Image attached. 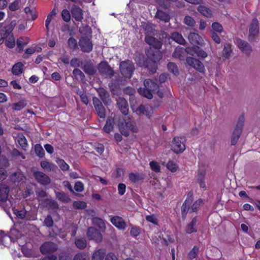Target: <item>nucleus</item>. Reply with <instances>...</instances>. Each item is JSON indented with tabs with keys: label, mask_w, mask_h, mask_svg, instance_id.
<instances>
[{
	"label": "nucleus",
	"mask_w": 260,
	"mask_h": 260,
	"mask_svg": "<svg viewBox=\"0 0 260 260\" xmlns=\"http://www.w3.org/2000/svg\"><path fill=\"white\" fill-rule=\"evenodd\" d=\"M13 211L14 214H15L18 218L21 219H24L25 218L27 220H30L32 219L30 217H29L28 215L27 214V211L25 210L19 211L15 208H13Z\"/></svg>",
	"instance_id": "obj_35"
},
{
	"label": "nucleus",
	"mask_w": 260,
	"mask_h": 260,
	"mask_svg": "<svg viewBox=\"0 0 260 260\" xmlns=\"http://www.w3.org/2000/svg\"><path fill=\"white\" fill-rule=\"evenodd\" d=\"M97 69L99 74L105 78L111 79L114 75L115 72L113 68L106 61L99 63Z\"/></svg>",
	"instance_id": "obj_5"
},
{
	"label": "nucleus",
	"mask_w": 260,
	"mask_h": 260,
	"mask_svg": "<svg viewBox=\"0 0 260 260\" xmlns=\"http://www.w3.org/2000/svg\"><path fill=\"white\" fill-rule=\"evenodd\" d=\"M160 49L147 48L145 50V53L150 60L159 61L162 58V54L160 50Z\"/></svg>",
	"instance_id": "obj_11"
},
{
	"label": "nucleus",
	"mask_w": 260,
	"mask_h": 260,
	"mask_svg": "<svg viewBox=\"0 0 260 260\" xmlns=\"http://www.w3.org/2000/svg\"><path fill=\"white\" fill-rule=\"evenodd\" d=\"M193 200V192L192 191H190L188 192L187 198L181 207V217L183 220L185 219L189 209H190V206L192 203Z\"/></svg>",
	"instance_id": "obj_9"
},
{
	"label": "nucleus",
	"mask_w": 260,
	"mask_h": 260,
	"mask_svg": "<svg viewBox=\"0 0 260 260\" xmlns=\"http://www.w3.org/2000/svg\"><path fill=\"white\" fill-rule=\"evenodd\" d=\"M26 102L25 100H21L18 103L13 104L12 105L13 109L16 111H20L24 108L26 105Z\"/></svg>",
	"instance_id": "obj_54"
},
{
	"label": "nucleus",
	"mask_w": 260,
	"mask_h": 260,
	"mask_svg": "<svg viewBox=\"0 0 260 260\" xmlns=\"http://www.w3.org/2000/svg\"><path fill=\"white\" fill-rule=\"evenodd\" d=\"M155 17L165 22H169L170 19V17L168 14L160 10H157L155 14Z\"/></svg>",
	"instance_id": "obj_38"
},
{
	"label": "nucleus",
	"mask_w": 260,
	"mask_h": 260,
	"mask_svg": "<svg viewBox=\"0 0 260 260\" xmlns=\"http://www.w3.org/2000/svg\"><path fill=\"white\" fill-rule=\"evenodd\" d=\"M73 75L76 79H80L81 81L85 80V75L81 70L78 68H75L73 71Z\"/></svg>",
	"instance_id": "obj_44"
},
{
	"label": "nucleus",
	"mask_w": 260,
	"mask_h": 260,
	"mask_svg": "<svg viewBox=\"0 0 260 260\" xmlns=\"http://www.w3.org/2000/svg\"><path fill=\"white\" fill-rule=\"evenodd\" d=\"M185 137H176L172 141L171 149L177 154L182 153L185 149V143L186 142Z\"/></svg>",
	"instance_id": "obj_6"
},
{
	"label": "nucleus",
	"mask_w": 260,
	"mask_h": 260,
	"mask_svg": "<svg viewBox=\"0 0 260 260\" xmlns=\"http://www.w3.org/2000/svg\"><path fill=\"white\" fill-rule=\"evenodd\" d=\"M143 28L145 31L146 36H158V35H161L162 38H167L168 37V34L164 31L160 30V33L156 30L154 28V25L149 23H144L142 25Z\"/></svg>",
	"instance_id": "obj_7"
},
{
	"label": "nucleus",
	"mask_w": 260,
	"mask_h": 260,
	"mask_svg": "<svg viewBox=\"0 0 260 260\" xmlns=\"http://www.w3.org/2000/svg\"><path fill=\"white\" fill-rule=\"evenodd\" d=\"M106 251L104 248L99 249L93 252L92 255V260H104L106 257Z\"/></svg>",
	"instance_id": "obj_31"
},
{
	"label": "nucleus",
	"mask_w": 260,
	"mask_h": 260,
	"mask_svg": "<svg viewBox=\"0 0 260 260\" xmlns=\"http://www.w3.org/2000/svg\"><path fill=\"white\" fill-rule=\"evenodd\" d=\"M188 39L193 46L202 45L203 44V40L202 38L197 33H189L188 36Z\"/></svg>",
	"instance_id": "obj_25"
},
{
	"label": "nucleus",
	"mask_w": 260,
	"mask_h": 260,
	"mask_svg": "<svg viewBox=\"0 0 260 260\" xmlns=\"http://www.w3.org/2000/svg\"><path fill=\"white\" fill-rule=\"evenodd\" d=\"M143 179L144 175L143 174L131 173V181L136 182Z\"/></svg>",
	"instance_id": "obj_60"
},
{
	"label": "nucleus",
	"mask_w": 260,
	"mask_h": 260,
	"mask_svg": "<svg viewBox=\"0 0 260 260\" xmlns=\"http://www.w3.org/2000/svg\"><path fill=\"white\" fill-rule=\"evenodd\" d=\"M92 221L94 225L97 226L100 229L105 228V224L102 218L94 217L92 218Z\"/></svg>",
	"instance_id": "obj_48"
},
{
	"label": "nucleus",
	"mask_w": 260,
	"mask_h": 260,
	"mask_svg": "<svg viewBox=\"0 0 260 260\" xmlns=\"http://www.w3.org/2000/svg\"><path fill=\"white\" fill-rule=\"evenodd\" d=\"M120 71L125 78L130 79V62L128 60L120 63Z\"/></svg>",
	"instance_id": "obj_23"
},
{
	"label": "nucleus",
	"mask_w": 260,
	"mask_h": 260,
	"mask_svg": "<svg viewBox=\"0 0 260 260\" xmlns=\"http://www.w3.org/2000/svg\"><path fill=\"white\" fill-rule=\"evenodd\" d=\"M131 108L133 112L136 113L138 115H144L150 117V112L148 111L145 106L143 105H140L138 108L135 109L134 107L131 106Z\"/></svg>",
	"instance_id": "obj_32"
},
{
	"label": "nucleus",
	"mask_w": 260,
	"mask_h": 260,
	"mask_svg": "<svg viewBox=\"0 0 260 260\" xmlns=\"http://www.w3.org/2000/svg\"><path fill=\"white\" fill-rule=\"evenodd\" d=\"M167 68L169 72L174 75L177 76L179 74L178 69L176 63L172 62H169L167 64Z\"/></svg>",
	"instance_id": "obj_50"
},
{
	"label": "nucleus",
	"mask_w": 260,
	"mask_h": 260,
	"mask_svg": "<svg viewBox=\"0 0 260 260\" xmlns=\"http://www.w3.org/2000/svg\"><path fill=\"white\" fill-rule=\"evenodd\" d=\"M197 216L194 217L191 221L186 225L185 230L186 234H191L198 231L197 227Z\"/></svg>",
	"instance_id": "obj_28"
},
{
	"label": "nucleus",
	"mask_w": 260,
	"mask_h": 260,
	"mask_svg": "<svg viewBox=\"0 0 260 260\" xmlns=\"http://www.w3.org/2000/svg\"><path fill=\"white\" fill-rule=\"evenodd\" d=\"M72 16L77 21H81L83 19V11L79 6L73 5L71 9Z\"/></svg>",
	"instance_id": "obj_19"
},
{
	"label": "nucleus",
	"mask_w": 260,
	"mask_h": 260,
	"mask_svg": "<svg viewBox=\"0 0 260 260\" xmlns=\"http://www.w3.org/2000/svg\"><path fill=\"white\" fill-rule=\"evenodd\" d=\"M15 23L12 22L10 24H0V37L7 38L12 31Z\"/></svg>",
	"instance_id": "obj_21"
},
{
	"label": "nucleus",
	"mask_w": 260,
	"mask_h": 260,
	"mask_svg": "<svg viewBox=\"0 0 260 260\" xmlns=\"http://www.w3.org/2000/svg\"><path fill=\"white\" fill-rule=\"evenodd\" d=\"M244 121L245 118L244 115H240L238 118V121L231 136V145H235L238 141L243 131Z\"/></svg>",
	"instance_id": "obj_3"
},
{
	"label": "nucleus",
	"mask_w": 260,
	"mask_h": 260,
	"mask_svg": "<svg viewBox=\"0 0 260 260\" xmlns=\"http://www.w3.org/2000/svg\"><path fill=\"white\" fill-rule=\"evenodd\" d=\"M76 246L80 249H84L87 246V242L85 238H76L75 240Z\"/></svg>",
	"instance_id": "obj_45"
},
{
	"label": "nucleus",
	"mask_w": 260,
	"mask_h": 260,
	"mask_svg": "<svg viewBox=\"0 0 260 260\" xmlns=\"http://www.w3.org/2000/svg\"><path fill=\"white\" fill-rule=\"evenodd\" d=\"M81 50L84 53H89L93 49V44L91 38L88 36H82L78 42Z\"/></svg>",
	"instance_id": "obj_8"
},
{
	"label": "nucleus",
	"mask_w": 260,
	"mask_h": 260,
	"mask_svg": "<svg viewBox=\"0 0 260 260\" xmlns=\"http://www.w3.org/2000/svg\"><path fill=\"white\" fill-rule=\"evenodd\" d=\"M44 224L48 228H51L53 225V221L50 215H48L44 221Z\"/></svg>",
	"instance_id": "obj_63"
},
{
	"label": "nucleus",
	"mask_w": 260,
	"mask_h": 260,
	"mask_svg": "<svg viewBox=\"0 0 260 260\" xmlns=\"http://www.w3.org/2000/svg\"><path fill=\"white\" fill-rule=\"evenodd\" d=\"M144 40L145 42L150 45L148 48H161L162 42L153 36H146Z\"/></svg>",
	"instance_id": "obj_22"
},
{
	"label": "nucleus",
	"mask_w": 260,
	"mask_h": 260,
	"mask_svg": "<svg viewBox=\"0 0 260 260\" xmlns=\"http://www.w3.org/2000/svg\"><path fill=\"white\" fill-rule=\"evenodd\" d=\"M169 38H171L173 41L180 45H184L186 43L182 35L177 31H174L171 33Z\"/></svg>",
	"instance_id": "obj_30"
},
{
	"label": "nucleus",
	"mask_w": 260,
	"mask_h": 260,
	"mask_svg": "<svg viewBox=\"0 0 260 260\" xmlns=\"http://www.w3.org/2000/svg\"><path fill=\"white\" fill-rule=\"evenodd\" d=\"M117 117L118 116H115L113 118L108 117L104 127V130L106 133H109L113 130L114 125L117 124Z\"/></svg>",
	"instance_id": "obj_26"
},
{
	"label": "nucleus",
	"mask_w": 260,
	"mask_h": 260,
	"mask_svg": "<svg viewBox=\"0 0 260 260\" xmlns=\"http://www.w3.org/2000/svg\"><path fill=\"white\" fill-rule=\"evenodd\" d=\"M212 28L214 31L218 32H221L223 30L222 26L217 22H213L212 24Z\"/></svg>",
	"instance_id": "obj_64"
},
{
	"label": "nucleus",
	"mask_w": 260,
	"mask_h": 260,
	"mask_svg": "<svg viewBox=\"0 0 260 260\" xmlns=\"http://www.w3.org/2000/svg\"><path fill=\"white\" fill-rule=\"evenodd\" d=\"M183 22L185 24L191 27L194 26L196 23L194 19L189 16H185L184 18Z\"/></svg>",
	"instance_id": "obj_61"
},
{
	"label": "nucleus",
	"mask_w": 260,
	"mask_h": 260,
	"mask_svg": "<svg viewBox=\"0 0 260 260\" xmlns=\"http://www.w3.org/2000/svg\"><path fill=\"white\" fill-rule=\"evenodd\" d=\"M87 236L89 240H92L96 242L102 241L103 236L101 232L94 227L91 226L87 229Z\"/></svg>",
	"instance_id": "obj_15"
},
{
	"label": "nucleus",
	"mask_w": 260,
	"mask_h": 260,
	"mask_svg": "<svg viewBox=\"0 0 260 260\" xmlns=\"http://www.w3.org/2000/svg\"><path fill=\"white\" fill-rule=\"evenodd\" d=\"M58 249L56 244L51 241L44 242L40 247V251L43 254L55 252Z\"/></svg>",
	"instance_id": "obj_14"
},
{
	"label": "nucleus",
	"mask_w": 260,
	"mask_h": 260,
	"mask_svg": "<svg viewBox=\"0 0 260 260\" xmlns=\"http://www.w3.org/2000/svg\"><path fill=\"white\" fill-rule=\"evenodd\" d=\"M72 255L68 251H63L59 254V260H72Z\"/></svg>",
	"instance_id": "obj_56"
},
{
	"label": "nucleus",
	"mask_w": 260,
	"mask_h": 260,
	"mask_svg": "<svg viewBox=\"0 0 260 260\" xmlns=\"http://www.w3.org/2000/svg\"><path fill=\"white\" fill-rule=\"evenodd\" d=\"M23 64L19 62L15 64L12 69V73L15 75H19L22 73Z\"/></svg>",
	"instance_id": "obj_42"
},
{
	"label": "nucleus",
	"mask_w": 260,
	"mask_h": 260,
	"mask_svg": "<svg viewBox=\"0 0 260 260\" xmlns=\"http://www.w3.org/2000/svg\"><path fill=\"white\" fill-rule=\"evenodd\" d=\"M96 90L99 96L105 105H108L111 103L109 93L106 89L103 87H100Z\"/></svg>",
	"instance_id": "obj_24"
},
{
	"label": "nucleus",
	"mask_w": 260,
	"mask_h": 260,
	"mask_svg": "<svg viewBox=\"0 0 260 260\" xmlns=\"http://www.w3.org/2000/svg\"><path fill=\"white\" fill-rule=\"evenodd\" d=\"M35 151L36 155L40 158L45 156L44 150L40 144H36L35 146Z\"/></svg>",
	"instance_id": "obj_51"
},
{
	"label": "nucleus",
	"mask_w": 260,
	"mask_h": 260,
	"mask_svg": "<svg viewBox=\"0 0 260 260\" xmlns=\"http://www.w3.org/2000/svg\"><path fill=\"white\" fill-rule=\"evenodd\" d=\"M34 176L38 182L44 185H48L51 182L50 178L42 172L36 171L33 173Z\"/></svg>",
	"instance_id": "obj_20"
},
{
	"label": "nucleus",
	"mask_w": 260,
	"mask_h": 260,
	"mask_svg": "<svg viewBox=\"0 0 260 260\" xmlns=\"http://www.w3.org/2000/svg\"><path fill=\"white\" fill-rule=\"evenodd\" d=\"M158 61H148V60L146 62V64L144 66V68H147L149 73L151 74H153L156 73L157 69V62Z\"/></svg>",
	"instance_id": "obj_33"
},
{
	"label": "nucleus",
	"mask_w": 260,
	"mask_h": 260,
	"mask_svg": "<svg viewBox=\"0 0 260 260\" xmlns=\"http://www.w3.org/2000/svg\"><path fill=\"white\" fill-rule=\"evenodd\" d=\"M117 105L121 113L124 116V117L128 116L129 107L127 101L122 97H119L117 100Z\"/></svg>",
	"instance_id": "obj_17"
},
{
	"label": "nucleus",
	"mask_w": 260,
	"mask_h": 260,
	"mask_svg": "<svg viewBox=\"0 0 260 260\" xmlns=\"http://www.w3.org/2000/svg\"><path fill=\"white\" fill-rule=\"evenodd\" d=\"M92 102L98 116L104 118L106 116V110L101 101L95 96L93 97Z\"/></svg>",
	"instance_id": "obj_16"
},
{
	"label": "nucleus",
	"mask_w": 260,
	"mask_h": 260,
	"mask_svg": "<svg viewBox=\"0 0 260 260\" xmlns=\"http://www.w3.org/2000/svg\"><path fill=\"white\" fill-rule=\"evenodd\" d=\"M40 165L43 169L48 171H55L57 169V167L56 165L47 161H42L41 162Z\"/></svg>",
	"instance_id": "obj_41"
},
{
	"label": "nucleus",
	"mask_w": 260,
	"mask_h": 260,
	"mask_svg": "<svg viewBox=\"0 0 260 260\" xmlns=\"http://www.w3.org/2000/svg\"><path fill=\"white\" fill-rule=\"evenodd\" d=\"M84 60H81L79 58L74 57L70 61L71 66L75 68H78L82 66Z\"/></svg>",
	"instance_id": "obj_53"
},
{
	"label": "nucleus",
	"mask_w": 260,
	"mask_h": 260,
	"mask_svg": "<svg viewBox=\"0 0 260 260\" xmlns=\"http://www.w3.org/2000/svg\"><path fill=\"white\" fill-rule=\"evenodd\" d=\"M81 68L89 76H94L96 73L98 69L90 59L84 60Z\"/></svg>",
	"instance_id": "obj_13"
},
{
	"label": "nucleus",
	"mask_w": 260,
	"mask_h": 260,
	"mask_svg": "<svg viewBox=\"0 0 260 260\" xmlns=\"http://www.w3.org/2000/svg\"><path fill=\"white\" fill-rule=\"evenodd\" d=\"M197 10L199 13L207 18H210L212 15L211 10L204 6L200 5Z\"/></svg>",
	"instance_id": "obj_39"
},
{
	"label": "nucleus",
	"mask_w": 260,
	"mask_h": 260,
	"mask_svg": "<svg viewBox=\"0 0 260 260\" xmlns=\"http://www.w3.org/2000/svg\"><path fill=\"white\" fill-rule=\"evenodd\" d=\"M88 255L84 252H79L74 257L73 260H88Z\"/></svg>",
	"instance_id": "obj_62"
},
{
	"label": "nucleus",
	"mask_w": 260,
	"mask_h": 260,
	"mask_svg": "<svg viewBox=\"0 0 260 260\" xmlns=\"http://www.w3.org/2000/svg\"><path fill=\"white\" fill-rule=\"evenodd\" d=\"M69 47L73 49L76 50L78 48V44L77 40L73 37H70L68 40Z\"/></svg>",
	"instance_id": "obj_57"
},
{
	"label": "nucleus",
	"mask_w": 260,
	"mask_h": 260,
	"mask_svg": "<svg viewBox=\"0 0 260 260\" xmlns=\"http://www.w3.org/2000/svg\"><path fill=\"white\" fill-rule=\"evenodd\" d=\"M259 23L256 18H254L249 26V35L248 36V40L250 42H254L255 38L259 33Z\"/></svg>",
	"instance_id": "obj_10"
},
{
	"label": "nucleus",
	"mask_w": 260,
	"mask_h": 260,
	"mask_svg": "<svg viewBox=\"0 0 260 260\" xmlns=\"http://www.w3.org/2000/svg\"><path fill=\"white\" fill-rule=\"evenodd\" d=\"M142 228L131 225V236L135 237H137L142 233Z\"/></svg>",
	"instance_id": "obj_59"
},
{
	"label": "nucleus",
	"mask_w": 260,
	"mask_h": 260,
	"mask_svg": "<svg viewBox=\"0 0 260 260\" xmlns=\"http://www.w3.org/2000/svg\"><path fill=\"white\" fill-rule=\"evenodd\" d=\"M203 204L204 202L201 199L197 200L191 206L190 212H197Z\"/></svg>",
	"instance_id": "obj_47"
},
{
	"label": "nucleus",
	"mask_w": 260,
	"mask_h": 260,
	"mask_svg": "<svg viewBox=\"0 0 260 260\" xmlns=\"http://www.w3.org/2000/svg\"><path fill=\"white\" fill-rule=\"evenodd\" d=\"M24 178V176L20 172H15L11 176V180L15 183L23 181Z\"/></svg>",
	"instance_id": "obj_40"
},
{
	"label": "nucleus",
	"mask_w": 260,
	"mask_h": 260,
	"mask_svg": "<svg viewBox=\"0 0 260 260\" xmlns=\"http://www.w3.org/2000/svg\"><path fill=\"white\" fill-rule=\"evenodd\" d=\"M237 43L239 49L247 56H249L252 51L251 45L246 41L239 38L237 39Z\"/></svg>",
	"instance_id": "obj_18"
},
{
	"label": "nucleus",
	"mask_w": 260,
	"mask_h": 260,
	"mask_svg": "<svg viewBox=\"0 0 260 260\" xmlns=\"http://www.w3.org/2000/svg\"><path fill=\"white\" fill-rule=\"evenodd\" d=\"M110 221L114 225L119 229H124L125 227V222L123 219L119 216H113L111 218Z\"/></svg>",
	"instance_id": "obj_29"
},
{
	"label": "nucleus",
	"mask_w": 260,
	"mask_h": 260,
	"mask_svg": "<svg viewBox=\"0 0 260 260\" xmlns=\"http://www.w3.org/2000/svg\"><path fill=\"white\" fill-rule=\"evenodd\" d=\"M56 197L58 200L64 203H69L71 201L69 197L63 192H56Z\"/></svg>",
	"instance_id": "obj_43"
},
{
	"label": "nucleus",
	"mask_w": 260,
	"mask_h": 260,
	"mask_svg": "<svg viewBox=\"0 0 260 260\" xmlns=\"http://www.w3.org/2000/svg\"><path fill=\"white\" fill-rule=\"evenodd\" d=\"M199 252V247L197 245H194L188 253V259L189 260H192L193 258H196Z\"/></svg>",
	"instance_id": "obj_46"
},
{
	"label": "nucleus",
	"mask_w": 260,
	"mask_h": 260,
	"mask_svg": "<svg viewBox=\"0 0 260 260\" xmlns=\"http://www.w3.org/2000/svg\"><path fill=\"white\" fill-rule=\"evenodd\" d=\"M56 162L60 168L63 171H68L69 169V166L65 162V161L60 158H57Z\"/></svg>",
	"instance_id": "obj_55"
},
{
	"label": "nucleus",
	"mask_w": 260,
	"mask_h": 260,
	"mask_svg": "<svg viewBox=\"0 0 260 260\" xmlns=\"http://www.w3.org/2000/svg\"><path fill=\"white\" fill-rule=\"evenodd\" d=\"M79 32L82 35V36H88L91 38V34L92 33L90 27L85 24H82L81 27L79 28Z\"/></svg>",
	"instance_id": "obj_36"
},
{
	"label": "nucleus",
	"mask_w": 260,
	"mask_h": 260,
	"mask_svg": "<svg viewBox=\"0 0 260 260\" xmlns=\"http://www.w3.org/2000/svg\"><path fill=\"white\" fill-rule=\"evenodd\" d=\"M18 142L21 147V148L25 150L26 148L28 145L27 141L25 138V136L23 134H19L18 137Z\"/></svg>",
	"instance_id": "obj_49"
},
{
	"label": "nucleus",
	"mask_w": 260,
	"mask_h": 260,
	"mask_svg": "<svg viewBox=\"0 0 260 260\" xmlns=\"http://www.w3.org/2000/svg\"><path fill=\"white\" fill-rule=\"evenodd\" d=\"M9 187L4 184L0 185V206L2 207L9 216L12 219L9 209L12 206L10 200H8Z\"/></svg>",
	"instance_id": "obj_2"
},
{
	"label": "nucleus",
	"mask_w": 260,
	"mask_h": 260,
	"mask_svg": "<svg viewBox=\"0 0 260 260\" xmlns=\"http://www.w3.org/2000/svg\"><path fill=\"white\" fill-rule=\"evenodd\" d=\"M129 123V116L125 117H124V116L117 117V124L120 133L124 136L127 137L129 136L130 131Z\"/></svg>",
	"instance_id": "obj_4"
},
{
	"label": "nucleus",
	"mask_w": 260,
	"mask_h": 260,
	"mask_svg": "<svg viewBox=\"0 0 260 260\" xmlns=\"http://www.w3.org/2000/svg\"><path fill=\"white\" fill-rule=\"evenodd\" d=\"M231 52V45L229 43H225L222 50L223 56L226 58H229L230 56Z\"/></svg>",
	"instance_id": "obj_52"
},
{
	"label": "nucleus",
	"mask_w": 260,
	"mask_h": 260,
	"mask_svg": "<svg viewBox=\"0 0 260 260\" xmlns=\"http://www.w3.org/2000/svg\"><path fill=\"white\" fill-rule=\"evenodd\" d=\"M185 51L188 53V51L183 47L178 46L175 48L174 52L173 53V57L180 59H182L184 58V55Z\"/></svg>",
	"instance_id": "obj_34"
},
{
	"label": "nucleus",
	"mask_w": 260,
	"mask_h": 260,
	"mask_svg": "<svg viewBox=\"0 0 260 260\" xmlns=\"http://www.w3.org/2000/svg\"><path fill=\"white\" fill-rule=\"evenodd\" d=\"M134 59L136 63L140 67H143L146 64L147 59L145 55L140 52H136L134 55Z\"/></svg>",
	"instance_id": "obj_27"
},
{
	"label": "nucleus",
	"mask_w": 260,
	"mask_h": 260,
	"mask_svg": "<svg viewBox=\"0 0 260 260\" xmlns=\"http://www.w3.org/2000/svg\"><path fill=\"white\" fill-rule=\"evenodd\" d=\"M191 51L195 53L198 57L202 58H205L207 56V53L197 45L192 47Z\"/></svg>",
	"instance_id": "obj_37"
},
{
	"label": "nucleus",
	"mask_w": 260,
	"mask_h": 260,
	"mask_svg": "<svg viewBox=\"0 0 260 260\" xmlns=\"http://www.w3.org/2000/svg\"><path fill=\"white\" fill-rule=\"evenodd\" d=\"M71 14L67 9H63L61 12L62 19L66 22H69L71 20Z\"/></svg>",
	"instance_id": "obj_58"
},
{
	"label": "nucleus",
	"mask_w": 260,
	"mask_h": 260,
	"mask_svg": "<svg viewBox=\"0 0 260 260\" xmlns=\"http://www.w3.org/2000/svg\"><path fill=\"white\" fill-rule=\"evenodd\" d=\"M145 88L138 89V92L148 99L153 98L152 93H155V91L159 88V85L152 79H147L144 81Z\"/></svg>",
	"instance_id": "obj_1"
},
{
	"label": "nucleus",
	"mask_w": 260,
	"mask_h": 260,
	"mask_svg": "<svg viewBox=\"0 0 260 260\" xmlns=\"http://www.w3.org/2000/svg\"><path fill=\"white\" fill-rule=\"evenodd\" d=\"M186 61L189 66L193 68L202 74L205 73L206 70L203 63L198 59L189 56L186 58Z\"/></svg>",
	"instance_id": "obj_12"
}]
</instances>
